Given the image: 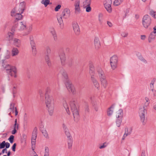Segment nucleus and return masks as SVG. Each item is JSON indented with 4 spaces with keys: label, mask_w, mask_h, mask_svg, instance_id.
<instances>
[{
    "label": "nucleus",
    "mask_w": 156,
    "mask_h": 156,
    "mask_svg": "<svg viewBox=\"0 0 156 156\" xmlns=\"http://www.w3.org/2000/svg\"><path fill=\"white\" fill-rule=\"evenodd\" d=\"M50 89L47 87L46 90L45 94V103L48 108L49 115L52 116L53 113L54 107V101L52 96L49 95Z\"/></svg>",
    "instance_id": "f257e3e1"
},
{
    "label": "nucleus",
    "mask_w": 156,
    "mask_h": 156,
    "mask_svg": "<svg viewBox=\"0 0 156 156\" xmlns=\"http://www.w3.org/2000/svg\"><path fill=\"white\" fill-rule=\"evenodd\" d=\"M10 56L9 55L5 56V59L2 60V66L6 70V73L11 76H13L14 77H16V69L15 66H11L9 65H5L4 61L5 59H8Z\"/></svg>",
    "instance_id": "f03ea898"
},
{
    "label": "nucleus",
    "mask_w": 156,
    "mask_h": 156,
    "mask_svg": "<svg viewBox=\"0 0 156 156\" xmlns=\"http://www.w3.org/2000/svg\"><path fill=\"white\" fill-rule=\"evenodd\" d=\"M70 108L73 113L75 120H77L79 118L78 108V103L76 99H73L70 102Z\"/></svg>",
    "instance_id": "7ed1b4c3"
},
{
    "label": "nucleus",
    "mask_w": 156,
    "mask_h": 156,
    "mask_svg": "<svg viewBox=\"0 0 156 156\" xmlns=\"http://www.w3.org/2000/svg\"><path fill=\"white\" fill-rule=\"evenodd\" d=\"M149 102L146 103L145 102L144 106L140 108L139 111V116L141 121L142 122L143 124L144 125L146 122V120L145 119V115L147 113L146 108L148 106Z\"/></svg>",
    "instance_id": "20e7f679"
},
{
    "label": "nucleus",
    "mask_w": 156,
    "mask_h": 156,
    "mask_svg": "<svg viewBox=\"0 0 156 156\" xmlns=\"http://www.w3.org/2000/svg\"><path fill=\"white\" fill-rule=\"evenodd\" d=\"M142 23L144 27L145 28H148L151 23V19L148 15H145L143 17Z\"/></svg>",
    "instance_id": "39448f33"
},
{
    "label": "nucleus",
    "mask_w": 156,
    "mask_h": 156,
    "mask_svg": "<svg viewBox=\"0 0 156 156\" xmlns=\"http://www.w3.org/2000/svg\"><path fill=\"white\" fill-rule=\"evenodd\" d=\"M118 58L117 56L114 55L112 56L110 59V63L112 68L114 70L117 67Z\"/></svg>",
    "instance_id": "423d86ee"
},
{
    "label": "nucleus",
    "mask_w": 156,
    "mask_h": 156,
    "mask_svg": "<svg viewBox=\"0 0 156 156\" xmlns=\"http://www.w3.org/2000/svg\"><path fill=\"white\" fill-rule=\"evenodd\" d=\"M64 132L66 136L67 137V142L68 148L69 149H71L73 145V140L72 137L71 136L68 130Z\"/></svg>",
    "instance_id": "0eeeda50"
},
{
    "label": "nucleus",
    "mask_w": 156,
    "mask_h": 156,
    "mask_svg": "<svg viewBox=\"0 0 156 156\" xmlns=\"http://www.w3.org/2000/svg\"><path fill=\"white\" fill-rule=\"evenodd\" d=\"M66 88L69 92H71L73 94H75V88L71 82L69 80H67L65 83Z\"/></svg>",
    "instance_id": "6e6552de"
},
{
    "label": "nucleus",
    "mask_w": 156,
    "mask_h": 156,
    "mask_svg": "<svg viewBox=\"0 0 156 156\" xmlns=\"http://www.w3.org/2000/svg\"><path fill=\"white\" fill-rule=\"evenodd\" d=\"M22 13H21V12L19 11V13H16L15 10L13 9L11 12V15L12 16H16V20L17 22L18 20H21L23 18V16L21 15Z\"/></svg>",
    "instance_id": "1a4fd4ad"
},
{
    "label": "nucleus",
    "mask_w": 156,
    "mask_h": 156,
    "mask_svg": "<svg viewBox=\"0 0 156 156\" xmlns=\"http://www.w3.org/2000/svg\"><path fill=\"white\" fill-rule=\"evenodd\" d=\"M70 11L69 9L65 8L64 9L61 14V16L63 19H67L70 16Z\"/></svg>",
    "instance_id": "9d476101"
},
{
    "label": "nucleus",
    "mask_w": 156,
    "mask_h": 156,
    "mask_svg": "<svg viewBox=\"0 0 156 156\" xmlns=\"http://www.w3.org/2000/svg\"><path fill=\"white\" fill-rule=\"evenodd\" d=\"M60 57L62 65L64 66L65 64L66 57L65 54L63 51H61L59 52Z\"/></svg>",
    "instance_id": "9b49d317"
},
{
    "label": "nucleus",
    "mask_w": 156,
    "mask_h": 156,
    "mask_svg": "<svg viewBox=\"0 0 156 156\" xmlns=\"http://www.w3.org/2000/svg\"><path fill=\"white\" fill-rule=\"evenodd\" d=\"M30 40L33 54L34 55H35L37 54V51L35 43L34 41L33 40L31 39L30 37Z\"/></svg>",
    "instance_id": "f8f14e48"
},
{
    "label": "nucleus",
    "mask_w": 156,
    "mask_h": 156,
    "mask_svg": "<svg viewBox=\"0 0 156 156\" xmlns=\"http://www.w3.org/2000/svg\"><path fill=\"white\" fill-rule=\"evenodd\" d=\"M80 0H76L74 2V6L75 10V13L80 12Z\"/></svg>",
    "instance_id": "ddd939ff"
},
{
    "label": "nucleus",
    "mask_w": 156,
    "mask_h": 156,
    "mask_svg": "<svg viewBox=\"0 0 156 156\" xmlns=\"http://www.w3.org/2000/svg\"><path fill=\"white\" fill-rule=\"evenodd\" d=\"M73 28L74 31L76 35H79L80 33L79 27L76 23H74L73 24Z\"/></svg>",
    "instance_id": "4468645a"
},
{
    "label": "nucleus",
    "mask_w": 156,
    "mask_h": 156,
    "mask_svg": "<svg viewBox=\"0 0 156 156\" xmlns=\"http://www.w3.org/2000/svg\"><path fill=\"white\" fill-rule=\"evenodd\" d=\"M62 105L63 106L65 109L67 113L68 114H70V112H69V107L65 99H63V100Z\"/></svg>",
    "instance_id": "2eb2a0df"
},
{
    "label": "nucleus",
    "mask_w": 156,
    "mask_h": 156,
    "mask_svg": "<svg viewBox=\"0 0 156 156\" xmlns=\"http://www.w3.org/2000/svg\"><path fill=\"white\" fill-rule=\"evenodd\" d=\"M26 23L24 22H21L19 23L18 30H23L26 28Z\"/></svg>",
    "instance_id": "dca6fc26"
},
{
    "label": "nucleus",
    "mask_w": 156,
    "mask_h": 156,
    "mask_svg": "<svg viewBox=\"0 0 156 156\" xmlns=\"http://www.w3.org/2000/svg\"><path fill=\"white\" fill-rule=\"evenodd\" d=\"M89 73L91 77H94V69L93 65L92 63H90L89 65Z\"/></svg>",
    "instance_id": "f3484780"
},
{
    "label": "nucleus",
    "mask_w": 156,
    "mask_h": 156,
    "mask_svg": "<svg viewBox=\"0 0 156 156\" xmlns=\"http://www.w3.org/2000/svg\"><path fill=\"white\" fill-rule=\"evenodd\" d=\"M94 44L95 48L96 49H98L100 47L101 44L99 38L95 37L94 40Z\"/></svg>",
    "instance_id": "a211bd4d"
},
{
    "label": "nucleus",
    "mask_w": 156,
    "mask_h": 156,
    "mask_svg": "<svg viewBox=\"0 0 156 156\" xmlns=\"http://www.w3.org/2000/svg\"><path fill=\"white\" fill-rule=\"evenodd\" d=\"M91 80L94 86L99 90V84L97 80L94 77H91Z\"/></svg>",
    "instance_id": "6ab92c4d"
},
{
    "label": "nucleus",
    "mask_w": 156,
    "mask_h": 156,
    "mask_svg": "<svg viewBox=\"0 0 156 156\" xmlns=\"http://www.w3.org/2000/svg\"><path fill=\"white\" fill-rule=\"evenodd\" d=\"M44 58L45 62L47 63L49 68H51L52 66V63L49 56H45Z\"/></svg>",
    "instance_id": "aec40b11"
},
{
    "label": "nucleus",
    "mask_w": 156,
    "mask_h": 156,
    "mask_svg": "<svg viewBox=\"0 0 156 156\" xmlns=\"http://www.w3.org/2000/svg\"><path fill=\"white\" fill-rule=\"evenodd\" d=\"M25 2H23L20 3L19 5L20 8H19V10H20L21 13H22L25 10Z\"/></svg>",
    "instance_id": "412c9836"
},
{
    "label": "nucleus",
    "mask_w": 156,
    "mask_h": 156,
    "mask_svg": "<svg viewBox=\"0 0 156 156\" xmlns=\"http://www.w3.org/2000/svg\"><path fill=\"white\" fill-rule=\"evenodd\" d=\"M13 44L17 47H19L21 45L20 40L17 38H15L13 39Z\"/></svg>",
    "instance_id": "4be33fe9"
},
{
    "label": "nucleus",
    "mask_w": 156,
    "mask_h": 156,
    "mask_svg": "<svg viewBox=\"0 0 156 156\" xmlns=\"http://www.w3.org/2000/svg\"><path fill=\"white\" fill-rule=\"evenodd\" d=\"M122 113H121V115L120 116H117V119L116 120V125L118 127H119L121 125V123L122 120Z\"/></svg>",
    "instance_id": "5701e85b"
},
{
    "label": "nucleus",
    "mask_w": 156,
    "mask_h": 156,
    "mask_svg": "<svg viewBox=\"0 0 156 156\" xmlns=\"http://www.w3.org/2000/svg\"><path fill=\"white\" fill-rule=\"evenodd\" d=\"M59 73L61 74L63 76L66 80H67L68 78V75L66 71L64 69L62 68L60 70Z\"/></svg>",
    "instance_id": "b1692460"
},
{
    "label": "nucleus",
    "mask_w": 156,
    "mask_h": 156,
    "mask_svg": "<svg viewBox=\"0 0 156 156\" xmlns=\"http://www.w3.org/2000/svg\"><path fill=\"white\" fill-rule=\"evenodd\" d=\"M18 23L17 22L16 20H15V23L14 25L12 27L11 29V32H14L17 29L18 27Z\"/></svg>",
    "instance_id": "393cba45"
},
{
    "label": "nucleus",
    "mask_w": 156,
    "mask_h": 156,
    "mask_svg": "<svg viewBox=\"0 0 156 156\" xmlns=\"http://www.w3.org/2000/svg\"><path fill=\"white\" fill-rule=\"evenodd\" d=\"M14 32H8V36L7 38L9 41H12L13 39Z\"/></svg>",
    "instance_id": "a878e982"
},
{
    "label": "nucleus",
    "mask_w": 156,
    "mask_h": 156,
    "mask_svg": "<svg viewBox=\"0 0 156 156\" xmlns=\"http://www.w3.org/2000/svg\"><path fill=\"white\" fill-rule=\"evenodd\" d=\"M18 49L15 48H13L12 49V56H14L17 55L19 53Z\"/></svg>",
    "instance_id": "bb28decb"
},
{
    "label": "nucleus",
    "mask_w": 156,
    "mask_h": 156,
    "mask_svg": "<svg viewBox=\"0 0 156 156\" xmlns=\"http://www.w3.org/2000/svg\"><path fill=\"white\" fill-rule=\"evenodd\" d=\"M51 33L54 37V40L55 41H56L57 40V37L56 31L53 28L51 30Z\"/></svg>",
    "instance_id": "cd10ccee"
},
{
    "label": "nucleus",
    "mask_w": 156,
    "mask_h": 156,
    "mask_svg": "<svg viewBox=\"0 0 156 156\" xmlns=\"http://www.w3.org/2000/svg\"><path fill=\"white\" fill-rule=\"evenodd\" d=\"M137 56L138 58L140 61L143 62L145 63H147V61L142 56L141 54L140 53H138L137 54Z\"/></svg>",
    "instance_id": "c85d7f7f"
},
{
    "label": "nucleus",
    "mask_w": 156,
    "mask_h": 156,
    "mask_svg": "<svg viewBox=\"0 0 156 156\" xmlns=\"http://www.w3.org/2000/svg\"><path fill=\"white\" fill-rule=\"evenodd\" d=\"M62 16H61L59 18H57V20L58 23H59L60 25V27L62 29L63 28V20L62 19Z\"/></svg>",
    "instance_id": "c756f323"
},
{
    "label": "nucleus",
    "mask_w": 156,
    "mask_h": 156,
    "mask_svg": "<svg viewBox=\"0 0 156 156\" xmlns=\"http://www.w3.org/2000/svg\"><path fill=\"white\" fill-rule=\"evenodd\" d=\"M100 81L101 83V84L103 87L105 88H106L108 85V83L106 79L101 80H100Z\"/></svg>",
    "instance_id": "7c9ffc66"
},
{
    "label": "nucleus",
    "mask_w": 156,
    "mask_h": 156,
    "mask_svg": "<svg viewBox=\"0 0 156 156\" xmlns=\"http://www.w3.org/2000/svg\"><path fill=\"white\" fill-rule=\"evenodd\" d=\"M154 34V33L152 32L149 35L148 37V41L149 42H151L153 39H154L155 36Z\"/></svg>",
    "instance_id": "2f4dec72"
},
{
    "label": "nucleus",
    "mask_w": 156,
    "mask_h": 156,
    "mask_svg": "<svg viewBox=\"0 0 156 156\" xmlns=\"http://www.w3.org/2000/svg\"><path fill=\"white\" fill-rule=\"evenodd\" d=\"M114 106V105H113L108 108L107 112V114L108 115L110 116L112 114L113 111L112 110H111V109L112 108H113Z\"/></svg>",
    "instance_id": "473e14b6"
},
{
    "label": "nucleus",
    "mask_w": 156,
    "mask_h": 156,
    "mask_svg": "<svg viewBox=\"0 0 156 156\" xmlns=\"http://www.w3.org/2000/svg\"><path fill=\"white\" fill-rule=\"evenodd\" d=\"M91 3V0H84L83 2V6H85L90 5Z\"/></svg>",
    "instance_id": "72a5a7b5"
},
{
    "label": "nucleus",
    "mask_w": 156,
    "mask_h": 156,
    "mask_svg": "<svg viewBox=\"0 0 156 156\" xmlns=\"http://www.w3.org/2000/svg\"><path fill=\"white\" fill-rule=\"evenodd\" d=\"M51 52V49L49 47L47 46L46 48V51L45 52V56H49Z\"/></svg>",
    "instance_id": "f704fd0d"
},
{
    "label": "nucleus",
    "mask_w": 156,
    "mask_h": 156,
    "mask_svg": "<svg viewBox=\"0 0 156 156\" xmlns=\"http://www.w3.org/2000/svg\"><path fill=\"white\" fill-rule=\"evenodd\" d=\"M49 156V150L48 147H45V152L44 156Z\"/></svg>",
    "instance_id": "c9c22d12"
},
{
    "label": "nucleus",
    "mask_w": 156,
    "mask_h": 156,
    "mask_svg": "<svg viewBox=\"0 0 156 156\" xmlns=\"http://www.w3.org/2000/svg\"><path fill=\"white\" fill-rule=\"evenodd\" d=\"M132 129L130 128V129L129 131H128V129L127 127H126L125 129V133L124 135H126V136L127 135L130 134L132 132Z\"/></svg>",
    "instance_id": "e433bc0d"
},
{
    "label": "nucleus",
    "mask_w": 156,
    "mask_h": 156,
    "mask_svg": "<svg viewBox=\"0 0 156 156\" xmlns=\"http://www.w3.org/2000/svg\"><path fill=\"white\" fill-rule=\"evenodd\" d=\"M124 0H115L114 2V4L115 6H118L120 5Z\"/></svg>",
    "instance_id": "4c0bfd02"
},
{
    "label": "nucleus",
    "mask_w": 156,
    "mask_h": 156,
    "mask_svg": "<svg viewBox=\"0 0 156 156\" xmlns=\"http://www.w3.org/2000/svg\"><path fill=\"white\" fill-rule=\"evenodd\" d=\"M41 3L43 4L45 7H46L50 3L49 0H42L41 1Z\"/></svg>",
    "instance_id": "58836bf2"
},
{
    "label": "nucleus",
    "mask_w": 156,
    "mask_h": 156,
    "mask_svg": "<svg viewBox=\"0 0 156 156\" xmlns=\"http://www.w3.org/2000/svg\"><path fill=\"white\" fill-rule=\"evenodd\" d=\"M73 61L72 58H70L69 59L68 62H67V64L69 67H71L73 64Z\"/></svg>",
    "instance_id": "ea45409f"
},
{
    "label": "nucleus",
    "mask_w": 156,
    "mask_h": 156,
    "mask_svg": "<svg viewBox=\"0 0 156 156\" xmlns=\"http://www.w3.org/2000/svg\"><path fill=\"white\" fill-rule=\"evenodd\" d=\"M104 6L105 8L108 12H112V8L111 7V5H104Z\"/></svg>",
    "instance_id": "a19ab883"
},
{
    "label": "nucleus",
    "mask_w": 156,
    "mask_h": 156,
    "mask_svg": "<svg viewBox=\"0 0 156 156\" xmlns=\"http://www.w3.org/2000/svg\"><path fill=\"white\" fill-rule=\"evenodd\" d=\"M42 134L44 136L47 138H48V135L47 131L46 130H43L41 131Z\"/></svg>",
    "instance_id": "79ce46f5"
},
{
    "label": "nucleus",
    "mask_w": 156,
    "mask_h": 156,
    "mask_svg": "<svg viewBox=\"0 0 156 156\" xmlns=\"http://www.w3.org/2000/svg\"><path fill=\"white\" fill-rule=\"evenodd\" d=\"M84 8L86 9V11L87 12H89L91 10V8L90 6V5H88L83 6Z\"/></svg>",
    "instance_id": "37998d69"
},
{
    "label": "nucleus",
    "mask_w": 156,
    "mask_h": 156,
    "mask_svg": "<svg viewBox=\"0 0 156 156\" xmlns=\"http://www.w3.org/2000/svg\"><path fill=\"white\" fill-rule=\"evenodd\" d=\"M99 77L101 76H102L103 75L105 74L104 73L101 69H99L97 71Z\"/></svg>",
    "instance_id": "c03bdc74"
},
{
    "label": "nucleus",
    "mask_w": 156,
    "mask_h": 156,
    "mask_svg": "<svg viewBox=\"0 0 156 156\" xmlns=\"http://www.w3.org/2000/svg\"><path fill=\"white\" fill-rule=\"evenodd\" d=\"M112 4V0H105L104 3V5H111Z\"/></svg>",
    "instance_id": "a18cd8bd"
},
{
    "label": "nucleus",
    "mask_w": 156,
    "mask_h": 156,
    "mask_svg": "<svg viewBox=\"0 0 156 156\" xmlns=\"http://www.w3.org/2000/svg\"><path fill=\"white\" fill-rule=\"evenodd\" d=\"M150 14L152 17L156 19V12H154L152 10L150 11Z\"/></svg>",
    "instance_id": "49530a36"
},
{
    "label": "nucleus",
    "mask_w": 156,
    "mask_h": 156,
    "mask_svg": "<svg viewBox=\"0 0 156 156\" xmlns=\"http://www.w3.org/2000/svg\"><path fill=\"white\" fill-rule=\"evenodd\" d=\"M14 136L13 135H11L8 138V140H9L10 142L12 144L13 143L14 140Z\"/></svg>",
    "instance_id": "de8ad7c7"
},
{
    "label": "nucleus",
    "mask_w": 156,
    "mask_h": 156,
    "mask_svg": "<svg viewBox=\"0 0 156 156\" xmlns=\"http://www.w3.org/2000/svg\"><path fill=\"white\" fill-rule=\"evenodd\" d=\"M121 113L122 114V118L123 113L122 110L121 109H120L119 110L118 112V115H116V116H120L121 115Z\"/></svg>",
    "instance_id": "09e8293b"
},
{
    "label": "nucleus",
    "mask_w": 156,
    "mask_h": 156,
    "mask_svg": "<svg viewBox=\"0 0 156 156\" xmlns=\"http://www.w3.org/2000/svg\"><path fill=\"white\" fill-rule=\"evenodd\" d=\"M6 144L5 141H3L2 143H0V149L4 148Z\"/></svg>",
    "instance_id": "8fccbe9b"
},
{
    "label": "nucleus",
    "mask_w": 156,
    "mask_h": 156,
    "mask_svg": "<svg viewBox=\"0 0 156 156\" xmlns=\"http://www.w3.org/2000/svg\"><path fill=\"white\" fill-rule=\"evenodd\" d=\"M19 124L17 123V119H16L15 121V124L14 125V129L17 130L18 129Z\"/></svg>",
    "instance_id": "3c124183"
},
{
    "label": "nucleus",
    "mask_w": 156,
    "mask_h": 156,
    "mask_svg": "<svg viewBox=\"0 0 156 156\" xmlns=\"http://www.w3.org/2000/svg\"><path fill=\"white\" fill-rule=\"evenodd\" d=\"M37 136V134L32 133V136L31 137V140H36Z\"/></svg>",
    "instance_id": "603ef678"
},
{
    "label": "nucleus",
    "mask_w": 156,
    "mask_h": 156,
    "mask_svg": "<svg viewBox=\"0 0 156 156\" xmlns=\"http://www.w3.org/2000/svg\"><path fill=\"white\" fill-rule=\"evenodd\" d=\"M61 7V5H58L57 6H56L55 9V10L57 12L58 11L59 9Z\"/></svg>",
    "instance_id": "864d4df0"
},
{
    "label": "nucleus",
    "mask_w": 156,
    "mask_h": 156,
    "mask_svg": "<svg viewBox=\"0 0 156 156\" xmlns=\"http://www.w3.org/2000/svg\"><path fill=\"white\" fill-rule=\"evenodd\" d=\"M107 145H108L107 144L106 142H105L104 143H103V145H102L100 146L99 148L100 149L106 147L107 146Z\"/></svg>",
    "instance_id": "5fc2aeb1"
},
{
    "label": "nucleus",
    "mask_w": 156,
    "mask_h": 156,
    "mask_svg": "<svg viewBox=\"0 0 156 156\" xmlns=\"http://www.w3.org/2000/svg\"><path fill=\"white\" fill-rule=\"evenodd\" d=\"M128 35L127 33H126L125 32H122L121 34V36L123 37H127Z\"/></svg>",
    "instance_id": "6e6d98bb"
},
{
    "label": "nucleus",
    "mask_w": 156,
    "mask_h": 156,
    "mask_svg": "<svg viewBox=\"0 0 156 156\" xmlns=\"http://www.w3.org/2000/svg\"><path fill=\"white\" fill-rule=\"evenodd\" d=\"M16 143H14L12 147V150L14 152L16 151Z\"/></svg>",
    "instance_id": "4d7b16f0"
},
{
    "label": "nucleus",
    "mask_w": 156,
    "mask_h": 156,
    "mask_svg": "<svg viewBox=\"0 0 156 156\" xmlns=\"http://www.w3.org/2000/svg\"><path fill=\"white\" fill-rule=\"evenodd\" d=\"M85 112H89V108L88 107V105L87 104L86 105L85 108Z\"/></svg>",
    "instance_id": "13d9d810"
},
{
    "label": "nucleus",
    "mask_w": 156,
    "mask_h": 156,
    "mask_svg": "<svg viewBox=\"0 0 156 156\" xmlns=\"http://www.w3.org/2000/svg\"><path fill=\"white\" fill-rule=\"evenodd\" d=\"M99 78L100 79V80L106 79V76H105V74L103 75L102 76H100L99 77Z\"/></svg>",
    "instance_id": "bf43d9fd"
},
{
    "label": "nucleus",
    "mask_w": 156,
    "mask_h": 156,
    "mask_svg": "<svg viewBox=\"0 0 156 156\" xmlns=\"http://www.w3.org/2000/svg\"><path fill=\"white\" fill-rule=\"evenodd\" d=\"M62 127L64 132L68 130L64 124H63Z\"/></svg>",
    "instance_id": "052dcab7"
},
{
    "label": "nucleus",
    "mask_w": 156,
    "mask_h": 156,
    "mask_svg": "<svg viewBox=\"0 0 156 156\" xmlns=\"http://www.w3.org/2000/svg\"><path fill=\"white\" fill-rule=\"evenodd\" d=\"M12 92L13 94V95H14L15 94H16V87L14 86L13 87V89L12 90ZM14 96V95H13Z\"/></svg>",
    "instance_id": "680f3d73"
},
{
    "label": "nucleus",
    "mask_w": 156,
    "mask_h": 156,
    "mask_svg": "<svg viewBox=\"0 0 156 156\" xmlns=\"http://www.w3.org/2000/svg\"><path fill=\"white\" fill-rule=\"evenodd\" d=\"M14 105H12V104H11L10 105V107L9 109H10L11 110H12L13 111L14 110Z\"/></svg>",
    "instance_id": "e2e57ef3"
},
{
    "label": "nucleus",
    "mask_w": 156,
    "mask_h": 156,
    "mask_svg": "<svg viewBox=\"0 0 156 156\" xmlns=\"http://www.w3.org/2000/svg\"><path fill=\"white\" fill-rule=\"evenodd\" d=\"M37 128L36 127H35L33 130L32 133L37 134Z\"/></svg>",
    "instance_id": "0e129e2a"
},
{
    "label": "nucleus",
    "mask_w": 156,
    "mask_h": 156,
    "mask_svg": "<svg viewBox=\"0 0 156 156\" xmlns=\"http://www.w3.org/2000/svg\"><path fill=\"white\" fill-rule=\"evenodd\" d=\"M10 144L8 142L6 143L5 147H6L5 148H6V149L7 148H8L10 147Z\"/></svg>",
    "instance_id": "69168bd1"
},
{
    "label": "nucleus",
    "mask_w": 156,
    "mask_h": 156,
    "mask_svg": "<svg viewBox=\"0 0 156 156\" xmlns=\"http://www.w3.org/2000/svg\"><path fill=\"white\" fill-rule=\"evenodd\" d=\"M93 106L94 107V109L95 110L96 112L98 111V106L97 105H95V104H94L93 105Z\"/></svg>",
    "instance_id": "338daca9"
},
{
    "label": "nucleus",
    "mask_w": 156,
    "mask_h": 156,
    "mask_svg": "<svg viewBox=\"0 0 156 156\" xmlns=\"http://www.w3.org/2000/svg\"><path fill=\"white\" fill-rule=\"evenodd\" d=\"M39 94H40V97H41V98L42 97H43V91L40 90H39Z\"/></svg>",
    "instance_id": "774afa93"
}]
</instances>
